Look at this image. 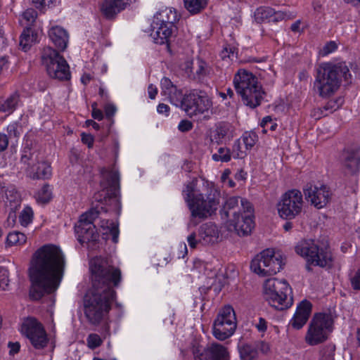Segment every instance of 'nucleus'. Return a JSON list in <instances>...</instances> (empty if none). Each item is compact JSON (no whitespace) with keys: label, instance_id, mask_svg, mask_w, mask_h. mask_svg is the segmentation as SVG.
Segmentation results:
<instances>
[{"label":"nucleus","instance_id":"obj_1","mask_svg":"<svg viewBox=\"0 0 360 360\" xmlns=\"http://www.w3.org/2000/svg\"><path fill=\"white\" fill-rule=\"evenodd\" d=\"M92 288L84 297V313L89 323L97 326L109 312L115 297L114 287L122 279L121 271L108 259L91 260Z\"/></svg>","mask_w":360,"mask_h":360},{"label":"nucleus","instance_id":"obj_2","mask_svg":"<svg viewBox=\"0 0 360 360\" xmlns=\"http://www.w3.org/2000/svg\"><path fill=\"white\" fill-rule=\"evenodd\" d=\"M65 259L60 249L51 244L44 245L33 255L29 269L32 282L30 296L39 300L54 292L63 275Z\"/></svg>","mask_w":360,"mask_h":360},{"label":"nucleus","instance_id":"obj_3","mask_svg":"<svg viewBox=\"0 0 360 360\" xmlns=\"http://www.w3.org/2000/svg\"><path fill=\"white\" fill-rule=\"evenodd\" d=\"M351 77L349 70L345 63H323L316 69L314 88L319 96L328 98L339 89L343 80L347 84L351 83Z\"/></svg>","mask_w":360,"mask_h":360},{"label":"nucleus","instance_id":"obj_4","mask_svg":"<svg viewBox=\"0 0 360 360\" xmlns=\"http://www.w3.org/2000/svg\"><path fill=\"white\" fill-rule=\"evenodd\" d=\"M233 84L246 106L255 108L261 104L265 92L252 73L245 70H238L234 76Z\"/></svg>","mask_w":360,"mask_h":360},{"label":"nucleus","instance_id":"obj_5","mask_svg":"<svg viewBox=\"0 0 360 360\" xmlns=\"http://www.w3.org/2000/svg\"><path fill=\"white\" fill-rule=\"evenodd\" d=\"M263 293L264 300L277 310H285L292 305V288L285 280L266 279L264 283Z\"/></svg>","mask_w":360,"mask_h":360},{"label":"nucleus","instance_id":"obj_6","mask_svg":"<svg viewBox=\"0 0 360 360\" xmlns=\"http://www.w3.org/2000/svg\"><path fill=\"white\" fill-rule=\"evenodd\" d=\"M296 253L307 260L306 268L311 271V265L321 267H330L333 257L330 251L325 248H319L313 240H302L295 247Z\"/></svg>","mask_w":360,"mask_h":360},{"label":"nucleus","instance_id":"obj_7","mask_svg":"<svg viewBox=\"0 0 360 360\" xmlns=\"http://www.w3.org/2000/svg\"><path fill=\"white\" fill-rule=\"evenodd\" d=\"M334 320L328 313H316L311 319L304 340L310 346L326 342L333 330Z\"/></svg>","mask_w":360,"mask_h":360},{"label":"nucleus","instance_id":"obj_8","mask_svg":"<svg viewBox=\"0 0 360 360\" xmlns=\"http://www.w3.org/2000/svg\"><path fill=\"white\" fill-rule=\"evenodd\" d=\"M219 192L210 188L205 197L203 194L196 195L193 202L189 205L191 217L199 219H206L214 214L219 204Z\"/></svg>","mask_w":360,"mask_h":360},{"label":"nucleus","instance_id":"obj_9","mask_svg":"<svg viewBox=\"0 0 360 360\" xmlns=\"http://www.w3.org/2000/svg\"><path fill=\"white\" fill-rule=\"evenodd\" d=\"M41 59L51 77L58 80H68L70 79L69 65L65 58L57 51L51 47L44 48Z\"/></svg>","mask_w":360,"mask_h":360},{"label":"nucleus","instance_id":"obj_10","mask_svg":"<svg viewBox=\"0 0 360 360\" xmlns=\"http://www.w3.org/2000/svg\"><path fill=\"white\" fill-rule=\"evenodd\" d=\"M283 265L281 256H276L273 250L266 249L255 257L252 260L250 268L255 274L266 276L279 272Z\"/></svg>","mask_w":360,"mask_h":360},{"label":"nucleus","instance_id":"obj_11","mask_svg":"<svg viewBox=\"0 0 360 360\" xmlns=\"http://www.w3.org/2000/svg\"><path fill=\"white\" fill-rule=\"evenodd\" d=\"M21 333L36 349H43L49 344V338L44 326L35 318L28 317L21 326Z\"/></svg>","mask_w":360,"mask_h":360},{"label":"nucleus","instance_id":"obj_12","mask_svg":"<svg viewBox=\"0 0 360 360\" xmlns=\"http://www.w3.org/2000/svg\"><path fill=\"white\" fill-rule=\"evenodd\" d=\"M302 194L299 190L292 189L285 192L277 204L279 216L290 220L298 216L302 210Z\"/></svg>","mask_w":360,"mask_h":360},{"label":"nucleus","instance_id":"obj_13","mask_svg":"<svg viewBox=\"0 0 360 360\" xmlns=\"http://www.w3.org/2000/svg\"><path fill=\"white\" fill-rule=\"evenodd\" d=\"M236 317L232 307L226 306L219 313L213 324V335L224 340L231 336L236 328Z\"/></svg>","mask_w":360,"mask_h":360},{"label":"nucleus","instance_id":"obj_14","mask_svg":"<svg viewBox=\"0 0 360 360\" xmlns=\"http://www.w3.org/2000/svg\"><path fill=\"white\" fill-rule=\"evenodd\" d=\"M240 203L243 212H233V218L230 220L229 230L235 231L240 236L250 234L254 227L252 219V207L251 203L246 199H241Z\"/></svg>","mask_w":360,"mask_h":360},{"label":"nucleus","instance_id":"obj_15","mask_svg":"<svg viewBox=\"0 0 360 360\" xmlns=\"http://www.w3.org/2000/svg\"><path fill=\"white\" fill-rule=\"evenodd\" d=\"M21 162L27 167V175L33 179H46L51 176V167L49 162L39 160V153L25 151L21 157Z\"/></svg>","mask_w":360,"mask_h":360},{"label":"nucleus","instance_id":"obj_16","mask_svg":"<svg viewBox=\"0 0 360 360\" xmlns=\"http://www.w3.org/2000/svg\"><path fill=\"white\" fill-rule=\"evenodd\" d=\"M212 105V101L205 92L193 90L184 95L181 109L188 116L192 117L208 111Z\"/></svg>","mask_w":360,"mask_h":360},{"label":"nucleus","instance_id":"obj_17","mask_svg":"<svg viewBox=\"0 0 360 360\" xmlns=\"http://www.w3.org/2000/svg\"><path fill=\"white\" fill-rule=\"evenodd\" d=\"M192 354L194 360H229L227 349L219 343H212L206 347L195 343L192 346Z\"/></svg>","mask_w":360,"mask_h":360},{"label":"nucleus","instance_id":"obj_18","mask_svg":"<svg viewBox=\"0 0 360 360\" xmlns=\"http://www.w3.org/2000/svg\"><path fill=\"white\" fill-rule=\"evenodd\" d=\"M306 200L317 209L326 207L331 198V192L325 185H310L304 190Z\"/></svg>","mask_w":360,"mask_h":360},{"label":"nucleus","instance_id":"obj_19","mask_svg":"<svg viewBox=\"0 0 360 360\" xmlns=\"http://www.w3.org/2000/svg\"><path fill=\"white\" fill-rule=\"evenodd\" d=\"M102 175V180L101 181V186L103 191H105L106 193L104 197L105 200L106 198H115L117 193L120 189V176L116 171L108 170L105 168H102L101 170Z\"/></svg>","mask_w":360,"mask_h":360},{"label":"nucleus","instance_id":"obj_20","mask_svg":"<svg viewBox=\"0 0 360 360\" xmlns=\"http://www.w3.org/2000/svg\"><path fill=\"white\" fill-rule=\"evenodd\" d=\"M160 88L162 95L166 96L172 104L181 108L183 101L184 100V95L181 89H179L166 77L161 79Z\"/></svg>","mask_w":360,"mask_h":360},{"label":"nucleus","instance_id":"obj_21","mask_svg":"<svg viewBox=\"0 0 360 360\" xmlns=\"http://www.w3.org/2000/svg\"><path fill=\"white\" fill-rule=\"evenodd\" d=\"M360 167V147L347 149L343 153L342 168L345 174H356Z\"/></svg>","mask_w":360,"mask_h":360},{"label":"nucleus","instance_id":"obj_22","mask_svg":"<svg viewBox=\"0 0 360 360\" xmlns=\"http://www.w3.org/2000/svg\"><path fill=\"white\" fill-rule=\"evenodd\" d=\"M174 26L157 22L156 20H153L151 24L150 36L153 38L156 44H167L169 37H172L174 32Z\"/></svg>","mask_w":360,"mask_h":360},{"label":"nucleus","instance_id":"obj_23","mask_svg":"<svg viewBox=\"0 0 360 360\" xmlns=\"http://www.w3.org/2000/svg\"><path fill=\"white\" fill-rule=\"evenodd\" d=\"M133 0H105L101 5V12L108 19H113L117 13L126 8Z\"/></svg>","mask_w":360,"mask_h":360},{"label":"nucleus","instance_id":"obj_24","mask_svg":"<svg viewBox=\"0 0 360 360\" xmlns=\"http://www.w3.org/2000/svg\"><path fill=\"white\" fill-rule=\"evenodd\" d=\"M311 304L304 300L297 307L296 312L290 321L291 326L299 330L307 323L311 312Z\"/></svg>","mask_w":360,"mask_h":360},{"label":"nucleus","instance_id":"obj_25","mask_svg":"<svg viewBox=\"0 0 360 360\" xmlns=\"http://www.w3.org/2000/svg\"><path fill=\"white\" fill-rule=\"evenodd\" d=\"M200 241L204 245H212L217 243L219 231L217 226L212 223H206L200 227Z\"/></svg>","mask_w":360,"mask_h":360},{"label":"nucleus","instance_id":"obj_26","mask_svg":"<svg viewBox=\"0 0 360 360\" xmlns=\"http://www.w3.org/2000/svg\"><path fill=\"white\" fill-rule=\"evenodd\" d=\"M75 231L81 243L96 240L98 237L96 226L92 223H78L75 226Z\"/></svg>","mask_w":360,"mask_h":360},{"label":"nucleus","instance_id":"obj_27","mask_svg":"<svg viewBox=\"0 0 360 360\" xmlns=\"http://www.w3.org/2000/svg\"><path fill=\"white\" fill-rule=\"evenodd\" d=\"M49 35L58 50L63 51L66 49L68 42V34L66 30L61 27L55 26L49 30Z\"/></svg>","mask_w":360,"mask_h":360},{"label":"nucleus","instance_id":"obj_28","mask_svg":"<svg viewBox=\"0 0 360 360\" xmlns=\"http://www.w3.org/2000/svg\"><path fill=\"white\" fill-rule=\"evenodd\" d=\"M5 205L9 207L11 212H15L21 204V196L20 193L13 186H8L4 191Z\"/></svg>","mask_w":360,"mask_h":360},{"label":"nucleus","instance_id":"obj_29","mask_svg":"<svg viewBox=\"0 0 360 360\" xmlns=\"http://www.w3.org/2000/svg\"><path fill=\"white\" fill-rule=\"evenodd\" d=\"M206 63L198 58L195 62L188 63L186 72L193 79H200L206 75Z\"/></svg>","mask_w":360,"mask_h":360},{"label":"nucleus","instance_id":"obj_30","mask_svg":"<svg viewBox=\"0 0 360 360\" xmlns=\"http://www.w3.org/2000/svg\"><path fill=\"white\" fill-rule=\"evenodd\" d=\"M229 131V125L225 123L219 124L210 136V148L212 150L215 145H219L226 136Z\"/></svg>","mask_w":360,"mask_h":360},{"label":"nucleus","instance_id":"obj_31","mask_svg":"<svg viewBox=\"0 0 360 360\" xmlns=\"http://www.w3.org/2000/svg\"><path fill=\"white\" fill-rule=\"evenodd\" d=\"M154 20L157 22H161L170 25V26H174V22L177 20L176 12L172 11L170 8H165L156 13L154 16Z\"/></svg>","mask_w":360,"mask_h":360},{"label":"nucleus","instance_id":"obj_32","mask_svg":"<svg viewBox=\"0 0 360 360\" xmlns=\"http://www.w3.org/2000/svg\"><path fill=\"white\" fill-rule=\"evenodd\" d=\"M184 7L192 13L196 14L202 11L207 6L208 0H183Z\"/></svg>","mask_w":360,"mask_h":360},{"label":"nucleus","instance_id":"obj_33","mask_svg":"<svg viewBox=\"0 0 360 360\" xmlns=\"http://www.w3.org/2000/svg\"><path fill=\"white\" fill-rule=\"evenodd\" d=\"M35 39V36L31 28L27 27L25 29L20 37V46L22 49L27 51L31 47L33 41Z\"/></svg>","mask_w":360,"mask_h":360},{"label":"nucleus","instance_id":"obj_34","mask_svg":"<svg viewBox=\"0 0 360 360\" xmlns=\"http://www.w3.org/2000/svg\"><path fill=\"white\" fill-rule=\"evenodd\" d=\"M101 227L105 231V233H109L112 236V240L114 243L117 242L119 236L118 226L112 221L103 219L101 221Z\"/></svg>","mask_w":360,"mask_h":360},{"label":"nucleus","instance_id":"obj_35","mask_svg":"<svg viewBox=\"0 0 360 360\" xmlns=\"http://www.w3.org/2000/svg\"><path fill=\"white\" fill-rule=\"evenodd\" d=\"M241 360H255L257 357V347L252 345H244L239 347Z\"/></svg>","mask_w":360,"mask_h":360},{"label":"nucleus","instance_id":"obj_36","mask_svg":"<svg viewBox=\"0 0 360 360\" xmlns=\"http://www.w3.org/2000/svg\"><path fill=\"white\" fill-rule=\"evenodd\" d=\"M274 13V10L270 7L262 6L258 8L254 13L257 22L262 23L265 20H271Z\"/></svg>","mask_w":360,"mask_h":360},{"label":"nucleus","instance_id":"obj_37","mask_svg":"<svg viewBox=\"0 0 360 360\" xmlns=\"http://www.w3.org/2000/svg\"><path fill=\"white\" fill-rule=\"evenodd\" d=\"M27 241V236L22 232L13 231L8 234L6 243L8 245H21Z\"/></svg>","mask_w":360,"mask_h":360},{"label":"nucleus","instance_id":"obj_38","mask_svg":"<svg viewBox=\"0 0 360 360\" xmlns=\"http://www.w3.org/2000/svg\"><path fill=\"white\" fill-rule=\"evenodd\" d=\"M18 102V96L11 95L3 103L0 104V111L11 113L13 112Z\"/></svg>","mask_w":360,"mask_h":360},{"label":"nucleus","instance_id":"obj_39","mask_svg":"<svg viewBox=\"0 0 360 360\" xmlns=\"http://www.w3.org/2000/svg\"><path fill=\"white\" fill-rule=\"evenodd\" d=\"M231 159V151L229 148L220 147L217 153L212 155V160L217 162H227Z\"/></svg>","mask_w":360,"mask_h":360},{"label":"nucleus","instance_id":"obj_40","mask_svg":"<svg viewBox=\"0 0 360 360\" xmlns=\"http://www.w3.org/2000/svg\"><path fill=\"white\" fill-rule=\"evenodd\" d=\"M33 219V211L31 207H26L20 212L19 216V221L21 226L26 227Z\"/></svg>","mask_w":360,"mask_h":360},{"label":"nucleus","instance_id":"obj_41","mask_svg":"<svg viewBox=\"0 0 360 360\" xmlns=\"http://www.w3.org/2000/svg\"><path fill=\"white\" fill-rule=\"evenodd\" d=\"M335 346L327 345L320 350V358L319 360H335Z\"/></svg>","mask_w":360,"mask_h":360},{"label":"nucleus","instance_id":"obj_42","mask_svg":"<svg viewBox=\"0 0 360 360\" xmlns=\"http://www.w3.org/2000/svg\"><path fill=\"white\" fill-rule=\"evenodd\" d=\"M98 214L99 212L96 209H90L89 211L86 212L80 216L78 223L93 224L94 221L98 217Z\"/></svg>","mask_w":360,"mask_h":360},{"label":"nucleus","instance_id":"obj_43","mask_svg":"<svg viewBox=\"0 0 360 360\" xmlns=\"http://www.w3.org/2000/svg\"><path fill=\"white\" fill-rule=\"evenodd\" d=\"M52 197L50 186L45 184L37 194V200L42 203L48 202Z\"/></svg>","mask_w":360,"mask_h":360},{"label":"nucleus","instance_id":"obj_44","mask_svg":"<svg viewBox=\"0 0 360 360\" xmlns=\"http://www.w3.org/2000/svg\"><path fill=\"white\" fill-rule=\"evenodd\" d=\"M103 344V340L96 333H91L86 338L87 347L91 349H95Z\"/></svg>","mask_w":360,"mask_h":360},{"label":"nucleus","instance_id":"obj_45","mask_svg":"<svg viewBox=\"0 0 360 360\" xmlns=\"http://www.w3.org/2000/svg\"><path fill=\"white\" fill-rule=\"evenodd\" d=\"M242 198L240 199L239 197H231L229 198L224 207V213L226 217H229L231 214L230 211L233 210L236 207L238 206L239 200H240Z\"/></svg>","mask_w":360,"mask_h":360},{"label":"nucleus","instance_id":"obj_46","mask_svg":"<svg viewBox=\"0 0 360 360\" xmlns=\"http://www.w3.org/2000/svg\"><path fill=\"white\" fill-rule=\"evenodd\" d=\"M242 139L247 149H251L257 141V136L253 132H245Z\"/></svg>","mask_w":360,"mask_h":360},{"label":"nucleus","instance_id":"obj_47","mask_svg":"<svg viewBox=\"0 0 360 360\" xmlns=\"http://www.w3.org/2000/svg\"><path fill=\"white\" fill-rule=\"evenodd\" d=\"M342 98H338L335 100L329 101L323 108V111H329L330 113L337 110L342 104Z\"/></svg>","mask_w":360,"mask_h":360},{"label":"nucleus","instance_id":"obj_48","mask_svg":"<svg viewBox=\"0 0 360 360\" xmlns=\"http://www.w3.org/2000/svg\"><path fill=\"white\" fill-rule=\"evenodd\" d=\"M184 195V199L187 202L188 207L189 205L193 202L196 195H194V186L193 184H188L186 185V188L183 191Z\"/></svg>","mask_w":360,"mask_h":360},{"label":"nucleus","instance_id":"obj_49","mask_svg":"<svg viewBox=\"0 0 360 360\" xmlns=\"http://www.w3.org/2000/svg\"><path fill=\"white\" fill-rule=\"evenodd\" d=\"M36 18L37 12L32 8L27 9L22 15V20L26 22L27 27L30 26L35 21Z\"/></svg>","mask_w":360,"mask_h":360},{"label":"nucleus","instance_id":"obj_50","mask_svg":"<svg viewBox=\"0 0 360 360\" xmlns=\"http://www.w3.org/2000/svg\"><path fill=\"white\" fill-rule=\"evenodd\" d=\"M337 48V44L333 41H330L323 46L322 49L320 51V54L323 56H326L335 51Z\"/></svg>","mask_w":360,"mask_h":360},{"label":"nucleus","instance_id":"obj_51","mask_svg":"<svg viewBox=\"0 0 360 360\" xmlns=\"http://www.w3.org/2000/svg\"><path fill=\"white\" fill-rule=\"evenodd\" d=\"M236 49L233 46H226L224 48V49L221 52V57L222 59H225L226 58H229L231 60L233 58H236Z\"/></svg>","mask_w":360,"mask_h":360},{"label":"nucleus","instance_id":"obj_52","mask_svg":"<svg viewBox=\"0 0 360 360\" xmlns=\"http://www.w3.org/2000/svg\"><path fill=\"white\" fill-rule=\"evenodd\" d=\"M351 286L354 290H360V268L349 278Z\"/></svg>","mask_w":360,"mask_h":360},{"label":"nucleus","instance_id":"obj_53","mask_svg":"<svg viewBox=\"0 0 360 360\" xmlns=\"http://www.w3.org/2000/svg\"><path fill=\"white\" fill-rule=\"evenodd\" d=\"M193 125V123L187 120H184L180 122L178 126L179 131L182 132H186L192 129Z\"/></svg>","mask_w":360,"mask_h":360},{"label":"nucleus","instance_id":"obj_54","mask_svg":"<svg viewBox=\"0 0 360 360\" xmlns=\"http://www.w3.org/2000/svg\"><path fill=\"white\" fill-rule=\"evenodd\" d=\"M257 347V351L259 350L263 354H267L270 350V347L268 343L260 341L254 345Z\"/></svg>","mask_w":360,"mask_h":360},{"label":"nucleus","instance_id":"obj_55","mask_svg":"<svg viewBox=\"0 0 360 360\" xmlns=\"http://www.w3.org/2000/svg\"><path fill=\"white\" fill-rule=\"evenodd\" d=\"M0 272V289L4 290L8 285V278L5 270H1Z\"/></svg>","mask_w":360,"mask_h":360},{"label":"nucleus","instance_id":"obj_56","mask_svg":"<svg viewBox=\"0 0 360 360\" xmlns=\"http://www.w3.org/2000/svg\"><path fill=\"white\" fill-rule=\"evenodd\" d=\"M54 0H32V3L34 4L37 8H44L46 6H49Z\"/></svg>","mask_w":360,"mask_h":360},{"label":"nucleus","instance_id":"obj_57","mask_svg":"<svg viewBox=\"0 0 360 360\" xmlns=\"http://www.w3.org/2000/svg\"><path fill=\"white\" fill-rule=\"evenodd\" d=\"M82 141L83 143L86 144L89 148H91L94 144V137L91 134L82 133L81 134Z\"/></svg>","mask_w":360,"mask_h":360},{"label":"nucleus","instance_id":"obj_58","mask_svg":"<svg viewBox=\"0 0 360 360\" xmlns=\"http://www.w3.org/2000/svg\"><path fill=\"white\" fill-rule=\"evenodd\" d=\"M8 347L10 349L9 354L11 355H14L19 352L20 348V345L18 342H9L8 344Z\"/></svg>","mask_w":360,"mask_h":360},{"label":"nucleus","instance_id":"obj_59","mask_svg":"<svg viewBox=\"0 0 360 360\" xmlns=\"http://www.w3.org/2000/svg\"><path fill=\"white\" fill-rule=\"evenodd\" d=\"M8 145V136L2 133H0V152L4 151Z\"/></svg>","mask_w":360,"mask_h":360},{"label":"nucleus","instance_id":"obj_60","mask_svg":"<svg viewBox=\"0 0 360 360\" xmlns=\"http://www.w3.org/2000/svg\"><path fill=\"white\" fill-rule=\"evenodd\" d=\"M169 107L165 103H160L157 108V111L158 113L165 114L166 116L169 115Z\"/></svg>","mask_w":360,"mask_h":360},{"label":"nucleus","instance_id":"obj_61","mask_svg":"<svg viewBox=\"0 0 360 360\" xmlns=\"http://www.w3.org/2000/svg\"><path fill=\"white\" fill-rule=\"evenodd\" d=\"M287 18V14L283 11H274L273 17L271 18L272 21H278Z\"/></svg>","mask_w":360,"mask_h":360},{"label":"nucleus","instance_id":"obj_62","mask_svg":"<svg viewBox=\"0 0 360 360\" xmlns=\"http://www.w3.org/2000/svg\"><path fill=\"white\" fill-rule=\"evenodd\" d=\"M116 108L113 105L108 104L105 107V115L108 117H112L115 112Z\"/></svg>","mask_w":360,"mask_h":360},{"label":"nucleus","instance_id":"obj_63","mask_svg":"<svg viewBox=\"0 0 360 360\" xmlns=\"http://www.w3.org/2000/svg\"><path fill=\"white\" fill-rule=\"evenodd\" d=\"M148 96L150 99H155L158 94V89L153 84H150L148 88Z\"/></svg>","mask_w":360,"mask_h":360},{"label":"nucleus","instance_id":"obj_64","mask_svg":"<svg viewBox=\"0 0 360 360\" xmlns=\"http://www.w3.org/2000/svg\"><path fill=\"white\" fill-rule=\"evenodd\" d=\"M256 328L259 331H265L266 330V321L263 318H259L258 323L256 324Z\"/></svg>","mask_w":360,"mask_h":360}]
</instances>
